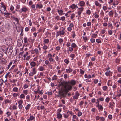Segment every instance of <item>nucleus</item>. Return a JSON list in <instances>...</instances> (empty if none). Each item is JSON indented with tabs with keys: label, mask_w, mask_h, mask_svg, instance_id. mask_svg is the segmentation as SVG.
<instances>
[{
	"label": "nucleus",
	"mask_w": 121,
	"mask_h": 121,
	"mask_svg": "<svg viewBox=\"0 0 121 121\" xmlns=\"http://www.w3.org/2000/svg\"><path fill=\"white\" fill-rule=\"evenodd\" d=\"M31 106L30 104H28L25 107V109L27 110H29Z\"/></svg>",
	"instance_id": "14"
},
{
	"label": "nucleus",
	"mask_w": 121,
	"mask_h": 121,
	"mask_svg": "<svg viewBox=\"0 0 121 121\" xmlns=\"http://www.w3.org/2000/svg\"><path fill=\"white\" fill-rule=\"evenodd\" d=\"M73 86L71 85L67 84L64 86V89L59 90L57 96L61 98L65 97L67 93L71 90Z\"/></svg>",
	"instance_id": "1"
},
{
	"label": "nucleus",
	"mask_w": 121,
	"mask_h": 121,
	"mask_svg": "<svg viewBox=\"0 0 121 121\" xmlns=\"http://www.w3.org/2000/svg\"><path fill=\"white\" fill-rule=\"evenodd\" d=\"M40 71H43L45 70V69L43 67V66H40L38 69Z\"/></svg>",
	"instance_id": "18"
},
{
	"label": "nucleus",
	"mask_w": 121,
	"mask_h": 121,
	"mask_svg": "<svg viewBox=\"0 0 121 121\" xmlns=\"http://www.w3.org/2000/svg\"><path fill=\"white\" fill-rule=\"evenodd\" d=\"M30 115L29 117V118L27 119V121H32L33 120L35 121V117L32 115H31L30 114Z\"/></svg>",
	"instance_id": "6"
},
{
	"label": "nucleus",
	"mask_w": 121,
	"mask_h": 121,
	"mask_svg": "<svg viewBox=\"0 0 121 121\" xmlns=\"http://www.w3.org/2000/svg\"><path fill=\"white\" fill-rule=\"evenodd\" d=\"M113 3L112 4L114 6L117 5L118 3L119 2L117 0H113Z\"/></svg>",
	"instance_id": "17"
},
{
	"label": "nucleus",
	"mask_w": 121,
	"mask_h": 121,
	"mask_svg": "<svg viewBox=\"0 0 121 121\" xmlns=\"http://www.w3.org/2000/svg\"><path fill=\"white\" fill-rule=\"evenodd\" d=\"M113 13L112 11H110L109 13V15L111 17H112L113 16Z\"/></svg>",
	"instance_id": "42"
},
{
	"label": "nucleus",
	"mask_w": 121,
	"mask_h": 121,
	"mask_svg": "<svg viewBox=\"0 0 121 121\" xmlns=\"http://www.w3.org/2000/svg\"><path fill=\"white\" fill-rule=\"evenodd\" d=\"M71 46L73 48H76L77 47L76 44L75 43H72Z\"/></svg>",
	"instance_id": "13"
},
{
	"label": "nucleus",
	"mask_w": 121,
	"mask_h": 121,
	"mask_svg": "<svg viewBox=\"0 0 121 121\" xmlns=\"http://www.w3.org/2000/svg\"><path fill=\"white\" fill-rule=\"evenodd\" d=\"M95 4L97 6H99L100 4L97 1H95Z\"/></svg>",
	"instance_id": "43"
},
{
	"label": "nucleus",
	"mask_w": 121,
	"mask_h": 121,
	"mask_svg": "<svg viewBox=\"0 0 121 121\" xmlns=\"http://www.w3.org/2000/svg\"><path fill=\"white\" fill-rule=\"evenodd\" d=\"M23 105L22 104H19L18 105V108L20 110H21L23 107Z\"/></svg>",
	"instance_id": "49"
},
{
	"label": "nucleus",
	"mask_w": 121,
	"mask_h": 121,
	"mask_svg": "<svg viewBox=\"0 0 121 121\" xmlns=\"http://www.w3.org/2000/svg\"><path fill=\"white\" fill-rule=\"evenodd\" d=\"M108 29H112L113 28L112 24L110 23H109L108 24Z\"/></svg>",
	"instance_id": "27"
},
{
	"label": "nucleus",
	"mask_w": 121,
	"mask_h": 121,
	"mask_svg": "<svg viewBox=\"0 0 121 121\" xmlns=\"http://www.w3.org/2000/svg\"><path fill=\"white\" fill-rule=\"evenodd\" d=\"M19 98L21 99H24L25 98V96L23 94H21L19 96Z\"/></svg>",
	"instance_id": "23"
},
{
	"label": "nucleus",
	"mask_w": 121,
	"mask_h": 121,
	"mask_svg": "<svg viewBox=\"0 0 121 121\" xmlns=\"http://www.w3.org/2000/svg\"><path fill=\"white\" fill-rule=\"evenodd\" d=\"M63 39L62 38H60L59 40V44H61L63 42Z\"/></svg>",
	"instance_id": "35"
},
{
	"label": "nucleus",
	"mask_w": 121,
	"mask_h": 121,
	"mask_svg": "<svg viewBox=\"0 0 121 121\" xmlns=\"http://www.w3.org/2000/svg\"><path fill=\"white\" fill-rule=\"evenodd\" d=\"M57 118L58 119H61L62 118V115L60 113H57Z\"/></svg>",
	"instance_id": "12"
},
{
	"label": "nucleus",
	"mask_w": 121,
	"mask_h": 121,
	"mask_svg": "<svg viewBox=\"0 0 121 121\" xmlns=\"http://www.w3.org/2000/svg\"><path fill=\"white\" fill-rule=\"evenodd\" d=\"M97 36V35L95 34H93L91 35V37L92 38H95Z\"/></svg>",
	"instance_id": "39"
},
{
	"label": "nucleus",
	"mask_w": 121,
	"mask_h": 121,
	"mask_svg": "<svg viewBox=\"0 0 121 121\" xmlns=\"http://www.w3.org/2000/svg\"><path fill=\"white\" fill-rule=\"evenodd\" d=\"M108 118L110 120H111L112 119V115L110 114L108 116Z\"/></svg>",
	"instance_id": "56"
},
{
	"label": "nucleus",
	"mask_w": 121,
	"mask_h": 121,
	"mask_svg": "<svg viewBox=\"0 0 121 121\" xmlns=\"http://www.w3.org/2000/svg\"><path fill=\"white\" fill-rule=\"evenodd\" d=\"M24 43H28V39L27 37H25L23 39Z\"/></svg>",
	"instance_id": "21"
},
{
	"label": "nucleus",
	"mask_w": 121,
	"mask_h": 121,
	"mask_svg": "<svg viewBox=\"0 0 121 121\" xmlns=\"http://www.w3.org/2000/svg\"><path fill=\"white\" fill-rule=\"evenodd\" d=\"M72 118L74 119H75L76 120H78V117L75 115H74V114H73Z\"/></svg>",
	"instance_id": "25"
},
{
	"label": "nucleus",
	"mask_w": 121,
	"mask_h": 121,
	"mask_svg": "<svg viewBox=\"0 0 121 121\" xmlns=\"http://www.w3.org/2000/svg\"><path fill=\"white\" fill-rule=\"evenodd\" d=\"M4 70L3 69V68H0V74H1L3 72Z\"/></svg>",
	"instance_id": "50"
},
{
	"label": "nucleus",
	"mask_w": 121,
	"mask_h": 121,
	"mask_svg": "<svg viewBox=\"0 0 121 121\" xmlns=\"http://www.w3.org/2000/svg\"><path fill=\"white\" fill-rule=\"evenodd\" d=\"M65 16H63L61 18H60L59 19V20H61L63 21H64L65 20Z\"/></svg>",
	"instance_id": "36"
},
{
	"label": "nucleus",
	"mask_w": 121,
	"mask_h": 121,
	"mask_svg": "<svg viewBox=\"0 0 121 121\" xmlns=\"http://www.w3.org/2000/svg\"><path fill=\"white\" fill-rule=\"evenodd\" d=\"M48 60L50 62H54L55 61L54 59L52 57H50L48 58Z\"/></svg>",
	"instance_id": "37"
},
{
	"label": "nucleus",
	"mask_w": 121,
	"mask_h": 121,
	"mask_svg": "<svg viewBox=\"0 0 121 121\" xmlns=\"http://www.w3.org/2000/svg\"><path fill=\"white\" fill-rule=\"evenodd\" d=\"M57 76L56 75H54L52 77V80H57Z\"/></svg>",
	"instance_id": "28"
},
{
	"label": "nucleus",
	"mask_w": 121,
	"mask_h": 121,
	"mask_svg": "<svg viewBox=\"0 0 121 121\" xmlns=\"http://www.w3.org/2000/svg\"><path fill=\"white\" fill-rule=\"evenodd\" d=\"M57 11L59 15H62L65 14L64 13H63V11L62 9L59 10V9H57Z\"/></svg>",
	"instance_id": "8"
},
{
	"label": "nucleus",
	"mask_w": 121,
	"mask_h": 121,
	"mask_svg": "<svg viewBox=\"0 0 121 121\" xmlns=\"http://www.w3.org/2000/svg\"><path fill=\"white\" fill-rule=\"evenodd\" d=\"M70 57L72 58H74L75 57V55L74 54L71 53L70 55Z\"/></svg>",
	"instance_id": "64"
},
{
	"label": "nucleus",
	"mask_w": 121,
	"mask_h": 121,
	"mask_svg": "<svg viewBox=\"0 0 121 121\" xmlns=\"http://www.w3.org/2000/svg\"><path fill=\"white\" fill-rule=\"evenodd\" d=\"M82 113L80 111H79L77 113V116L78 117H80L82 115Z\"/></svg>",
	"instance_id": "63"
},
{
	"label": "nucleus",
	"mask_w": 121,
	"mask_h": 121,
	"mask_svg": "<svg viewBox=\"0 0 121 121\" xmlns=\"http://www.w3.org/2000/svg\"><path fill=\"white\" fill-rule=\"evenodd\" d=\"M12 17L13 18V19L15 20V21L17 22L18 23L19 22V20L17 18H16L15 17L12 16Z\"/></svg>",
	"instance_id": "26"
},
{
	"label": "nucleus",
	"mask_w": 121,
	"mask_h": 121,
	"mask_svg": "<svg viewBox=\"0 0 121 121\" xmlns=\"http://www.w3.org/2000/svg\"><path fill=\"white\" fill-rule=\"evenodd\" d=\"M69 83L73 86L76 84V82L75 80H71Z\"/></svg>",
	"instance_id": "7"
},
{
	"label": "nucleus",
	"mask_w": 121,
	"mask_h": 121,
	"mask_svg": "<svg viewBox=\"0 0 121 121\" xmlns=\"http://www.w3.org/2000/svg\"><path fill=\"white\" fill-rule=\"evenodd\" d=\"M117 70L119 73H121V66L118 67Z\"/></svg>",
	"instance_id": "52"
},
{
	"label": "nucleus",
	"mask_w": 121,
	"mask_h": 121,
	"mask_svg": "<svg viewBox=\"0 0 121 121\" xmlns=\"http://www.w3.org/2000/svg\"><path fill=\"white\" fill-rule=\"evenodd\" d=\"M36 65V63L34 61H32L30 63V65L31 66V68H32V67H34Z\"/></svg>",
	"instance_id": "16"
},
{
	"label": "nucleus",
	"mask_w": 121,
	"mask_h": 121,
	"mask_svg": "<svg viewBox=\"0 0 121 121\" xmlns=\"http://www.w3.org/2000/svg\"><path fill=\"white\" fill-rule=\"evenodd\" d=\"M109 67H108V69H106V76H107L111 75L112 74V72L109 70Z\"/></svg>",
	"instance_id": "9"
},
{
	"label": "nucleus",
	"mask_w": 121,
	"mask_h": 121,
	"mask_svg": "<svg viewBox=\"0 0 121 121\" xmlns=\"http://www.w3.org/2000/svg\"><path fill=\"white\" fill-rule=\"evenodd\" d=\"M29 10L28 8L25 6H24L22 7L21 9L18 10V12L19 13H22V12L25 13L28 11Z\"/></svg>",
	"instance_id": "2"
},
{
	"label": "nucleus",
	"mask_w": 121,
	"mask_h": 121,
	"mask_svg": "<svg viewBox=\"0 0 121 121\" xmlns=\"http://www.w3.org/2000/svg\"><path fill=\"white\" fill-rule=\"evenodd\" d=\"M61 111V108H59L57 110V113H60V112Z\"/></svg>",
	"instance_id": "57"
},
{
	"label": "nucleus",
	"mask_w": 121,
	"mask_h": 121,
	"mask_svg": "<svg viewBox=\"0 0 121 121\" xmlns=\"http://www.w3.org/2000/svg\"><path fill=\"white\" fill-rule=\"evenodd\" d=\"M96 107L98 108V109L100 110L101 111H102L103 109V108L102 106L101 105H98Z\"/></svg>",
	"instance_id": "20"
},
{
	"label": "nucleus",
	"mask_w": 121,
	"mask_h": 121,
	"mask_svg": "<svg viewBox=\"0 0 121 121\" xmlns=\"http://www.w3.org/2000/svg\"><path fill=\"white\" fill-rule=\"evenodd\" d=\"M43 7V5L42 4H36V9L39 8V9H41Z\"/></svg>",
	"instance_id": "11"
},
{
	"label": "nucleus",
	"mask_w": 121,
	"mask_h": 121,
	"mask_svg": "<svg viewBox=\"0 0 121 121\" xmlns=\"http://www.w3.org/2000/svg\"><path fill=\"white\" fill-rule=\"evenodd\" d=\"M30 97V95H28L26 96V99L27 101H28V100H29Z\"/></svg>",
	"instance_id": "60"
},
{
	"label": "nucleus",
	"mask_w": 121,
	"mask_h": 121,
	"mask_svg": "<svg viewBox=\"0 0 121 121\" xmlns=\"http://www.w3.org/2000/svg\"><path fill=\"white\" fill-rule=\"evenodd\" d=\"M66 72L67 73H69L71 72L73 70V69L70 67H68V68L65 69Z\"/></svg>",
	"instance_id": "4"
},
{
	"label": "nucleus",
	"mask_w": 121,
	"mask_h": 121,
	"mask_svg": "<svg viewBox=\"0 0 121 121\" xmlns=\"http://www.w3.org/2000/svg\"><path fill=\"white\" fill-rule=\"evenodd\" d=\"M63 115L64 116V118L67 119L68 118L69 114H63Z\"/></svg>",
	"instance_id": "31"
},
{
	"label": "nucleus",
	"mask_w": 121,
	"mask_h": 121,
	"mask_svg": "<svg viewBox=\"0 0 121 121\" xmlns=\"http://www.w3.org/2000/svg\"><path fill=\"white\" fill-rule=\"evenodd\" d=\"M107 85L108 86H111L112 85V81L109 80L108 82Z\"/></svg>",
	"instance_id": "32"
},
{
	"label": "nucleus",
	"mask_w": 121,
	"mask_h": 121,
	"mask_svg": "<svg viewBox=\"0 0 121 121\" xmlns=\"http://www.w3.org/2000/svg\"><path fill=\"white\" fill-rule=\"evenodd\" d=\"M90 41L92 43L95 42V39L93 38H91L90 39Z\"/></svg>",
	"instance_id": "44"
},
{
	"label": "nucleus",
	"mask_w": 121,
	"mask_h": 121,
	"mask_svg": "<svg viewBox=\"0 0 121 121\" xmlns=\"http://www.w3.org/2000/svg\"><path fill=\"white\" fill-rule=\"evenodd\" d=\"M68 48L69 49V51L70 52H72L73 50V48L71 46V47H68Z\"/></svg>",
	"instance_id": "58"
},
{
	"label": "nucleus",
	"mask_w": 121,
	"mask_h": 121,
	"mask_svg": "<svg viewBox=\"0 0 121 121\" xmlns=\"http://www.w3.org/2000/svg\"><path fill=\"white\" fill-rule=\"evenodd\" d=\"M64 62L67 64H68L69 62V61L67 59H65L64 60Z\"/></svg>",
	"instance_id": "51"
},
{
	"label": "nucleus",
	"mask_w": 121,
	"mask_h": 121,
	"mask_svg": "<svg viewBox=\"0 0 121 121\" xmlns=\"http://www.w3.org/2000/svg\"><path fill=\"white\" fill-rule=\"evenodd\" d=\"M1 2L2 3L1 4V5H2L1 7L4 8V11H6V7L5 5L3 3Z\"/></svg>",
	"instance_id": "24"
},
{
	"label": "nucleus",
	"mask_w": 121,
	"mask_h": 121,
	"mask_svg": "<svg viewBox=\"0 0 121 121\" xmlns=\"http://www.w3.org/2000/svg\"><path fill=\"white\" fill-rule=\"evenodd\" d=\"M75 5L73 4L70 6V7L72 9H74L75 8Z\"/></svg>",
	"instance_id": "45"
},
{
	"label": "nucleus",
	"mask_w": 121,
	"mask_h": 121,
	"mask_svg": "<svg viewBox=\"0 0 121 121\" xmlns=\"http://www.w3.org/2000/svg\"><path fill=\"white\" fill-rule=\"evenodd\" d=\"M79 5L81 7H83L85 5V3L83 1H81L79 3Z\"/></svg>",
	"instance_id": "15"
},
{
	"label": "nucleus",
	"mask_w": 121,
	"mask_h": 121,
	"mask_svg": "<svg viewBox=\"0 0 121 121\" xmlns=\"http://www.w3.org/2000/svg\"><path fill=\"white\" fill-rule=\"evenodd\" d=\"M75 17V14L74 13H73L71 14V19L73 21V19Z\"/></svg>",
	"instance_id": "48"
},
{
	"label": "nucleus",
	"mask_w": 121,
	"mask_h": 121,
	"mask_svg": "<svg viewBox=\"0 0 121 121\" xmlns=\"http://www.w3.org/2000/svg\"><path fill=\"white\" fill-rule=\"evenodd\" d=\"M104 98L103 97H100L97 99V101H98V100L101 101H102L104 100Z\"/></svg>",
	"instance_id": "38"
},
{
	"label": "nucleus",
	"mask_w": 121,
	"mask_h": 121,
	"mask_svg": "<svg viewBox=\"0 0 121 121\" xmlns=\"http://www.w3.org/2000/svg\"><path fill=\"white\" fill-rule=\"evenodd\" d=\"M66 46L68 47H70V46H71V43L70 42H67V44H66Z\"/></svg>",
	"instance_id": "54"
},
{
	"label": "nucleus",
	"mask_w": 121,
	"mask_h": 121,
	"mask_svg": "<svg viewBox=\"0 0 121 121\" xmlns=\"http://www.w3.org/2000/svg\"><path fill=\"white\" fill-rule=\"evenodd\" d=\"M115 62L116 63H119L120 62V60L119 59H118V58L116 59V60H115Z\"/></svg>",
	"instance_id": "62"
},
{
	"label": "nucleus",
	"mask_w": 121,
	"mask_h": 121,
	"mask_svg": "<svg viewBox=\"0 0 121 121\" xmlns=\"http://www.w3.org/2000/svg\"><path fill=\"white\" fill-rule=\"evenodd\" d=\"M61 28H62L61 30V28L60 29V30L59 31L60 32V34H61V35H64L65 33V28L63 27H61Z\"/></svg>",
	"instance_id": "5"
},
{
	"label": "nucleus",
	"mask_w": 121,
	"mask_h": 121,
	"mask_svg": "<svg viewBox=\"0 0 121 121\" xmlns=\"http://www.w3.org/2000/svg\"><path fill=\"white\" fill-rule=\"evenodd\" d=\"M4 82V81L3 79H1L0 80V85L1 86L3 85Z\"/></svg>",
	"instance_id": "55"
},
{
	"label": "nucleus",
	"mask_w": 121,
	"mask_h": 121,
	"mask_svg": "<svg viewBox=\"0 0 121 121\" xmlns=\"http://www.w3.org/2000/svg\"><path fill=\"white\" fill-rule=\"evenodd\" d=\"M34 51L35 53L37 55H38L39 54V51L38 49L35 48V49H34Z\"/></svg>",
	"instance_id": "40"
},
{
	"label": "nucleus",
	"mask_w": 121,
	"mask_h": 121,
	"mask_svg": "<svg viewBox=\"0 0 121 121\" xmlns=\"http://www.w3.org/2000/svg\"><path fill=\"white\" fill-rule=\"evenodd\" d=\"M22 42L20 40H18L17 41L18 45L19 46H21L22 45Z\"/></svg>",
	"instance_id": "22"
},
{
	"label": "nucleus",
	"mask_w": 121,
	"mask_h": 121,
	"mask_svg": "<svg viewBox=\"0 0 121 121\" xmlns=\"http://www.w3.org/2000/svg\"><path fill=\"white\" fill-rule=\"evenodd\" d=\"M84 8L83 7H81L80 8H79L78 9V10H79V11L82 12V11H83L84 10Z\"/></svg>",
	"instance_id": "30"
},
{
	"label": "nucleus",
	"mask_w": 121,
	"mask_h": 121,
	"mask_svg": "<svg viewBox=\"0 0 121 121\" xmlns=\"http://www.w3.org/2000/svg\"><path fill=\"white\" fill-rule=\"evenodd\" d=\"M19 93H14L13 94V97H17V96H19Z\"/></svg>",
	"instance_id": "29"
},
{
	"label": "nucleus",
	"mask_w": 121,
	"mask_h": 121,
	"mask_svg": "<svg viewBox=\"0 0 121 121\" xmlns=\"http://www.w3.org/2000/svg\"><path fill=\"white\" fill-rule=\"evenodd\" d=\"M83 39L85 41V42H86V41L87 40V37L86 36H83L82 37Z\"/></svg>",
	"instance_id": "59"
},
{
	"label": "nucleus",
	"mask_w": 121,
	"mask_h": 121,
	"mask_svg": "<svg viewBox=\"0 0 121 121\" xmlns=\"http://www.w3.org/2000/svg\"><path fill=\"white\" fill-rule=\"evenodd\" d=\"M18 102L19 104H22L23 103V101L21 99L18 101Z\"/></svg>",
	"instance_id": "47"
},
{
	"label": "nucleus",
	"mask_w": 121,
	"mask_h": 121,
	"mask_svg": "<svg viewBox=\"0 0 121 121\" xmlns=\"http://www.w3.org/2000/svg\"><path fill=\"white\" fill-rule=\"evenodd\" d=\"M37 72L36 68L33 67L32 68V71L29 73V75L30 76H33L34 74H36Z\"/></svg>",
	"instance_id": "3"
},
{
	"label": "nucleus",
	"mask_w": 121,
	"mask_h": 121,
	"mask_svg": "<svg viewBox=\"0 0 121 121\" xmlns=\"http://www.w3.org/2000/svg\"><path fill=\"white\" fill-rule=\"evenodd\" d=\"M13 91L14 92H17L18 91V89L16 87H15L13 88Z\"/></svg>",
	"instance_id": "19"
},
{
	"label": "nucleus",
	"mask_w": 121,
	"mask_h": 121,
	"mask_svg": "<svg viewBox=\"0 0 121 121\" xmlns=\"http://www.w3.org/2000/svg\"><path fill=\"white\" fill-rule=\"evenodd\" d=\"M72 37L73 38H75V36H76V34L75 33V32L74 31H73L72 32Z\"/></svg>",
	"instance_id": "34"
},
{
	"label": "nucleus",
	"mask_w": 121,
	"mask_h": 121,
	"mask_svg": "<svg viewBox=\"0 0 121 121\" xmlns=\"http://www.w3.org/2000/svg\"><path fill=\"white\" fill-rule=\"evenodd\" d=\"M42 48L44 50H46L48 48V47L47 46L45 45V44H44V46Z\"/></svg>",
	"instance_id": "46"
},
{
	"label": "nucleus",
	"mask_w": 121,
	"mask_h": 121,
	"mask_svg": "<svg viewBox=\"0 0 121 121\" xmlns=\"http://www.w3.org/2000/svg\"><path fill=\"white\" fill-rule=\"evenodd\" d=\"M74 26V24L73 23H70L69 26V27H70L71 28H72V27H73Z\"/></svg>",
	"instance_id": "53"
},
{
	"label": "nucleus",
	"mask_w": 121,
	"mask_h": 121,
	"mask_svg": "<svg viewBox=\"0 0 121 121\" xmlns=\"http://www.w3.org/2000/svg\"><path fill=\"white\" fill-rule=\"evenodd\" d=\"M7 61L6 60L3 58H0V64L6 63Z\"/></svg>",
	"instance_id": "10"
},
{
	"label": "nucleus",
	"mask_w": 121,
	"mask_h": 121,
	"mask_svg": "<svg viewBox=\"0 0 121 121\" xmlns=\"http://www.w3.org/2000/svg\"><path fill=\"white\" fill-rule=\"evenodd\" d=\"M49 42V40L47 39H46L44 40L43 42L46 44L48 43Z\"/></svg>",
	"instance_id": "33"
},
{
	"label": "nucleus",
	"mask_w": 121,
	"mask_h": 121,
	"mask_svg": "<svg viewBox=\"0 0 121 121\" xmlns=\"http://www.w3.org/2000/svg\"><path fill=\"white\" fill-rule=\"evenodd\" d=\"M108 3L112 5L113 1V0H108Z\"/></svg>",
	"instance_id": "41"
},
{
	"label": "nucleus",
	"mask_w": 121,
	"mask_h": 121,
	"mask_svg": "<svg viewBox=\"0 0 121 121\" xmlns=\"http://www.w3.org/2000/svg\"><path fill=\"white\" fill-rule=\"evenodd\" d=\"M23 92L26 95L27 94L28 90H24L23 91Z\"/></svg>",
	"instance_id": "61"
}]
</instances>
